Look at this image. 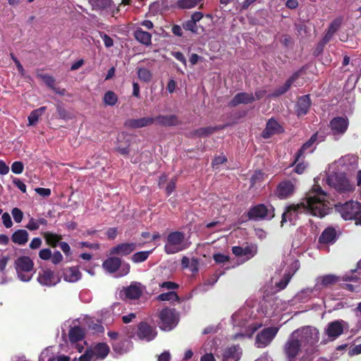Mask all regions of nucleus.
<instances>
[{
  "instance_id": "f257e3e1",
  "label": "nucleus",
  "mask_w": 361,
  "mask_h": 361,
  "mask_svg": "<svg viewBox=\"0 0 361 361\" xmlns=\"http://www.w3.org/2000/svg\"><path fill=\"white\" fill-rule=\"evenodd\" d=\"M319 341V331L313 326H303L294 330L283 345L287 361H311L310 355Z\"/></svg>"
},
{
  "instance_id": "f03ea898",
  "label": "nucleus",
  "mask_w": 361,
  "mask_h": 361,
  "mask_svg": "<svg viewBox=\"0 0 361 361\" xmlns=\"http://www.w3.org/2000/svg\"><path fill=\"white\" fill-rule=\"evenodd\" d=\"M281 305V300L279 299H276L272 302H264L262 304L260 310H257V312L253 318L252 317L254 313L253 310L247 307L240 309L232 316L233 325L245 328L246 330L245 333L236 334L233 338L237 339L245 336L250 337L258 328L261 327L263 324H267V319L263 321L264 318H271L283 310V307H279V305Z\"/></svg>"
},
{
  "instance_id": "7ed1b4c3",
  "label": "nucleus",
  "mask_w": 361,
  "mask_h": 361,
  "mask_svg": "<svg viewBox=\"0 0 361 361\" xmlns=\"http://www.w3.org/2000/svg\"><path fill=\"white\" fill-rule=\"evenodd\" d=\"M329 199L328 195L319 185L315 184L302 202L305 203V212L320 218L324 217L331 209V204Z\"/></svg>"
},
{
  "instance_id": "20e7f679",
  "label": "nucleus",
  "mask_w": 361,
  "mask_h": 361,
  "mask_svg": "<svg viewBox=\"0 0 361 361\" xmlns=\"http://www.w3.org/2000/svg\"><path fill=\"white\" fill-rule=\"evenodd\" d=\"M345 163V159L342 158L332 163L329 167L326 183L340 193H348L354 190V185L345 177L343 172H337L339 166Z\"/></svg>"
},
{
  "instance_id": "39448f33",
  "label": "nucleus",
  "mask_w": 361,
  "mask_h": 361,
  "mask_svg": "<svg viewBox=\"0 0 361 361\" xmlns=\"http://www.w3.org/2000/svg\"><path fill=\"white\" fill-rule=\"evenodd\" d=\"M300 264L298 259L288 255L283 260V267L285 269L283 274V278L280 281L274 276L271 279V282L275 284V290L273 292H277L284 289L290 281L291 277L298 269Z\"/></svg>"
},
{
  "instance_id": "423d86ee",
  "label": "nucleus",
  "mask_w": 361,
  "mask_h": 361,
  "mask_svg": "<svg viewBox=\"0 0 361 361\" xmlns=\"http://www.w3.org/2000/svg\"><path fill=\"white\" fill-rule=\"evenodd\" d=\"M338 280V277L334 274L319 276L316 279L313 288H306L302 290L296 295L295 298L298 300L304 301L311 293L314 292L320 293L336 283Z\"/></svg>"
},
{
  "instance_id": "0eeeda50",
  "label": "nucleus",
  "mask_w": 361,
  "mask_h": 361,
  "mask_svg": "<svg viewBox=\"0 0 361 361\" xmlns=\"http://www.w3.org/2000/svg\"><path fill=\"white\" fill-rule=\"evenodd\" d=\"M14 267L19 280L23 282L31 280L35 270L34 263L29 257L23 256L17 258Z\"/></svg>"
},
{
  "instance_id": "6e6552de",
  "label": "nucleus",
  "mask_w": 361,
  "mask_h": 361,
  "mask_svg": "<svg viewBox=\"0 0 361 361\" xmlns=\"http://www.w3.org/2000/svg\"><path fill=\"white\" fill-rule=\"evenodd\" d=\"M104 269L111 274L116 273V277L126 276L130 272V266L128 263L122 262L120 258L108 257L102 264Z\"/></svg>"
},
{
  "instance_id": "1a4fd4ad",
  "label": "nucleus",
  "mask_w": 361,
  "mask_h": 361,
  "mask_svg": "<svg viewBox=\"0 0 361 361\" xmlns=\"http://www.w3.org/2000/svg\"><path fill=\"white\" fill-rule=\"evenodd\" d=\"M188 247L183 233L175 231L169 234L165 244V251L167 254H175Z\"/></svg>"
},
{
  "instance_id": "9d476101",
  "label": "nucleus",
  "mask_w": 361,
  "mask_h": 361,
  "mask_svg": "<svg viewBox=\"0 0 361 361\" xmlns=\"http://www.w3.org/2000/svg\"><path fill=\"white\" fill-rule=\"evenodd\" d=\"M109 353V348L106 343H98L93 348H88L79 357V361H96L104 359Z\"/></svg>"
},
{
  "instance_id": "9b49d317",
  "label": "nucleus",
  "mask_w": 361,
  "mask_h": 361,
  "mask_svg": "<svg viewBox=\"0 0 361 361\" xmlns=\"http://www.w3.org/2000/svg\"><path fill=\"white\" fill-rule=\"evenodd\" d=\"M336 210L345 220H350L361 214V204L357 202L350 201L345 204L336 206Z\"/></svg>"
},
{
  "instance_id": "f8f14e48",
  "label": "nucleus",
  "mask_w": 361,
  "mask_h": 361,
  "mask_svg": "<svg viewBox=\"0 0 361 361\" xmlns=\"http://www.w3.org/2000/svg\"><path fill=\"white\" fill-rule=\"evenodd\" d=\"M349 120L346 116H337L334 118L329 124L331 133L335 140H338L347 131Z\"/></svg>"
},
{
  "instance_id": "ddd939ff",
  "label": "nucleus",
  "mask_w": 361,
  "mask_h": 361,
  "mask_svg": "<svg viewBox=\"0 0 361 361\" xmlns=\"http://www.w3.org/2000/svg\"><path fill=\"white\" fill-rule=\"evenodd\" d=\"M159 326L162 330L171 331L178 324V315L174 310L164 309L160 313Z\"/></svg>"
},
{
  "instance_id": "4468645a",
  "label": "nucleus",
  "mask_w": 361,
  "mask_h": 361,
  "mask_svg": "<svg viewBox=\"0 0 361 361\" xmlns=\"http://www.w3.org/2000/svg\"><path fill=\"white\" fill-rule=\"evenodd\" d=\"M274 209L271 205L258 204L248 212L252 219H271L274 216Z\"/></svg>"
},
{
  "instance_id": "2eb2a0df",
  "label": "nucleus",
  "mask_w": 361,
  "mask_h": 361,
  "mask_svg": "<svg viewBox=\"0 0 361 361\" xmlns=\"http://www.w3.org/2000/svg\"><path fill=\"white\" fill-rule=\"evenodd\" d=\"M276 326L269 327L263 329L256 337L255 345L257 348H264L268 345L279 331Z\"/></svg>"
},
{
  "instance_id": "dca6fc26",
  "label": "nucleus",
  "mask_w": 361,
  "mask_h": 361,
  "mask_svg": "<svg viewBox=\"0 0 361 361\" xmlns=\"http://www.w3.org/2000/svg\"><path fill=\"white\" fill-rule=\"evenodd\" d=\"M302 213H305V207L304 202H300L297 204L290 205L282 215L281 226L288 220L294 224L298 215Z\"/></svg>"
},
{
  "instance_id": "f3484780",
  "label": "nucleus",
  "mask_w": 361,
  "mask_h": 361,
  "mask_svg": "<svg viewBox=\"0 0 361 361\" xmlns=\"http://www.w3.org/2000/svg\"><path fill=\"white\" fill-rule=\"evenodd\" d=\"M347 327V324L343 320H336L327 324L324 329V333L330 341H334L343 334V329Z\"/></svg>"
},
{
  "instance_id": "a211bd4d",
  "label": "nucleus",
  "mask_w": 361,
  "mask_h": 361,
  "mask_svg": "<svg viewBox=\"0 0 361 361\" xmlns=\"http://www.w3.org/2000/svg\"><path fill=\"white\" fill-rule=\"evenodd\" d=\"M60 277L51 269H42L39 271L37 281L44 286H54L60 282Z\"/></svg>"
},
{
  "instance_id": "6ab92c4d",
  "label": "nucleus",
  "mask_w": 361,
  "mask_h": 361,
  "mask_svg": "<svg viewBox=\"0 0 361 361\" xmlns=\"http://www.w3.org/2000/svg\"><path fill=\"white\" fill-rule=\"evenodd\" d=\"M143 291L140 283L137 282L132 283L127 287H123L120 291V297L123 299L135 300L138 299Z\"/></svg>"
},
{
  "instance_id": "aec40b11",
  "label": "nucleus",
  "mask_w": 361,
  "mask_h": 361,
  "mask_svg": "<svg viewBox=\"0 0 361 361\" xmlns=\"http://www.w3.org/2000/svg\"><path fill=\"white\" fill-rule=\"evenodd\" d=\"M232 252L236 257L243 258V262H245L257 254V246L255 244L247 245L245 247L234 246Z\"/></svg>"
},
{
  "instance_id": "412c9836",
  "label": "nucleus",
  "mask_w": 361,
  "mask_h": 361,
  "mask_svg": "<svg viewBox=\"0 0 361 361\" xmlns=\"http://www.w3.org/2000/svg\"><path fill=\"white\" fill-rule=\"evenodd\" d=\"M296 181L295 180H284L279 184L276 195L280 199H286L292 196L295 192Z\"/></svg>"
},
{
  "instance_id": "4be33fe9",
  "label": "nucleus",
  "mask_w": 361,
  "mask_h": 361,
  "mask_svg": "<svg viewBox=\"0 0 361 361\" xmlns=\"http://www.w3.org/2000/svg\"><path fill=\"white\" fill-rule=\"evenodd\" d=\"M137 247L135 243H124L112 247L110 250L111 255L126 256L132 253Z\"/></svg>"
},
{
  "instance_id": "5701e85b",
  "label": "nucleus",
  "mask_w": 361,
  "mask_h": 361,
  "mask_svg": "<svg viewBox=\"0 0 361 361\" xmlns=\"http://www.w3.org/2000/svg\"><path fill=\"white\" fill-rule=\"evenodd\" d=\"M157 336L155 329L152 328L146 323H140L138 326L137 336L142 340L150 341Z\"/></svg>"
},
{
  "instance_id": "b1692460",
  "label": "nucleus",
  "mask_w": 361,
  "mask_h": 361,
  "mask_svg": "<svg viewBox=\"0 0 361 361\" xmlns=\"http://www.w3.org/2000/svg\"><path fill=\"white\" fill-rule=\"evenodd\" d=\"M282 131V128L279 123L274 119H269L267 123L265 129L262 132L264 138H269L273 135L279 133Z\"/></svg>"
},
{
  "instance_id": "393cba45",
  "label": "nucleus",
  "mask_w": 361,
  "mask_h": 361,
  "mask_svg": "<svg viewBox=\"0 0 361 361\" xmlns=\"http://www.w3.org/2000/svg\"><path fill=\"white\" fill-rule=\"evenodd\" d=\"M337 232L333 227L326 228L321 234L319 241L322 244H333L336 240Z\"/></svg>"
},
{
  "instance_id": "a878e982",
  "label": "nucleus",
  "mask_w": 361,
  "mask_h": 361,
  "mask_svg": "<svg viewBox=\"0 0 361 361\" xmlns=\"http://www.w3.org/2000/svg\"><path fill=\"white\" fill-rule=\"evenodd\" d=\"M317 137V134L313 135L310 139L306 142L301 149L299 150V152L297 154L296 159L295 162H297L299 161V159L305 156V154L311 153L314 151V147L313 146L314 143L316 142Z\"/></svg>"
},
{
  "instance_id": "bb28decb",
  "label": "nucleus",
  "mask_w": 361,
  "mask_h": 361,
  "mask_svg": "<svg viewBox=\"0 0 361 361\" xmlns=\"http://www.w3.org/2000/svg\"><path fill=\"white\" fill-rule=\"evenodd\" d=\"M63 276L66 281L74 283L81 278V273L77 267H68L63 269Z\"/></svg>"
},
{
  "instance_id": "cd10ccee",
  "label": "nucleus",
  "mask_w": 361,
  "mask_h": 361,
  "mask_svg": "<svg viewBox=\"0 0 361 361\" xmlns=\"http://www.w3.org/2000/svg\"><path fill=\"white\" fill-rule=\"evenodd\" d=\"M241 353V350L238 346L229 348L224 351L222 361H238Z\"/></svg>"
},
{
  "instance_id": "c85d7f7f",
  "label": "nucleus",
  "mask_w": 361,
  "mask_h": 361,
  "mask_svg": "<svg viewBox=\"0 0 361 361\" xmlns=\"http://www.w3.org/2000/svg\"><path fill=\"white\" fill-rule=\"evenodd\" d=\"M154 122L152 117H143L137 119H131L127 122V125L133 128H143L152 125Z\"/></svg>"
},
{
  "instance_id": "c756f323",
  "label": "nucleus",
  "mask_w": 361,
  "mask_h": 361,
  "mask_svg": "<svg viewBox=\"0 0 361 361\" xmlns=\"http://www.w3.org/2000/svg\"><path fill=\"white\" fill-rule=\"evenodd\" d=\"M29 239V234L27 231L18 229L11 236L12 241L19 245H25Z\"/></svg>"
},
{
  "instance_id": "7c9ffc66",
  "label": "nucleus",
  "mask_w": 361,
  "mask_h": 361,
  "mask_svg": "<svg viewBox=\"0 0 361 361\" xmlns=\"http://www.w3.org/2000/svg\"><path fill=\"white\" fill-rule=\"evenodd\" d=\"M310 106V99L308 95L301 97L297 104V114L298 116L305 115Z\"/></svg>"
},
{
  "instance_id": "2f4dec72",
  "label": "nucleus",
  "mask_w": 361,
  "mask_h": 361,
  "mask_svg": "<svg viewBox=\"0 0 361 361\" xmlns=\"http://www.w3.org/2000/svg\"><path fill=\"white\" fill-rule=\"evenodd\" d=\"M341 24V20H340V19H336L331 23L328 31L326 32V35H324V37H323V39L321 42L322 46H323L324 44L327 43L331 39V38L332 37L334 34L340 27Z\"/></svg>"
},
{
  "instance_id": "473e14b6",
  "label": "nucleus",
  "mask_w": 361,
  "mask_h": 361,
  "mask_svg": "<svg viewBox=\"0 0 361 361\" xmlns=\"http://www.w3.org/2000/svg\"><path fill=\"white\" fill-rule=\"evenodd\" d=\"M154 121L166 126H176L179 123L178 118L174 115L159 116L154 118Z\"/></svg>"
},
{
  "instance_id": "72a5a7b5",
  "label": "nucleus",
  "mask_w": 361,
  "mask_h": 361,
  "mask_svg": "<svg viewBox=\"0 0 361 361\" xmlns=\"http://www.w3.org/2000/svg\"><path fill=\"white\" fill-rule=\"evenodd\" d=\"M255 99V98L252 94L243 92L236 94L231 103L233 106H235L240 104H248Z\"/></svg>"
},
{
  "instance_id": "f704fd0d",
  "label": "nucleus",
  "mask_w": 361,
  "mask_h": 361,
  "mask_svg": "<svg viewBox=\"0 0 361 361\" xmlns=\"http://www.w3.org/2000/svg\"><path fill=\"white\" fill-rule=\"evenodd\" d=\"M135 37L140 43L149 45L151 44L152 35L150 33L143 31L141 28H137L135 32Z\"/></svg>"
},
{
  "instance_id": "c9c22d12",
  "label": "nucleus",
  "mask_w": 361,
  "mask_h": 361,
  "mask_svg": "<svg viewBox=\"0 0 361 361\" xmlns=\"http://www.w3.org/2000/svg\"><path fill=\"white\" fill-rule=\"evenodd\" d=\"M47 221L44 218L35 219L31 217L25 227L30 231H36L40 226H47Z\"/></svg>"
},
{
  "instance_id": "e433bc0d",
  "label": "nucleus",
  "mask_w": 361,
  "mask_h": 361,
  "mask_svg": "<svg viewBox=\"0 0 361 361\" xmlns=\"http://www.w3.org/2000/svg\"><path fill=\"white\" fill-rule=\"evenodd\" d=\"M45 110V106H42L35 110H33L27 118L28 126H31L35 125L37 123L39 118L43 114Z\"/></svg>"
},
{
  "instance_id": "4c0bfd02",
  "label": "nucleus",
  "mask_w": 361,
  "mask_h": 361,
  "mask_svg": "<svg viewBox=\"0 0 361 361\" xmlns=\"http://www.w3.org/2000/svg\"><path fill=\"white\" fill-rule=\"evenodd\" d=\"M8 258L3 257L0 259V284H4L10 281L6 271Z\"/></svg>"
},
{
  "instance_id": "58836bf2",
  "label": "nucleus",
  "mask_w": 361,
  "mask_h": 361,
  "mask_svg": "<svg viewBox=\"0 0 361 361\" xmlns=\"http://www.w3.org/2000/svg\"><path fill=\"white\" fill-rule=\"evenodd\" d=\"M47 244L52 247H56L59 242L61 240V236L51 232H44L42 233Z\"/></svg>"
},
{
  "instance_id": "ea45409f",
  "label": "nucleus",
  "mask_w": 361,
  "mask_h": 361,
  "mask_svg": "<svg viewBox=\"0 0 361 361\" xmlns=\"http://www.w3.org/2000/svg\"><path fill=\"white\" fill-rule=\"evenodd\" d=\"M84 333L79 327H73L69 331V339L72 343H75L83 338Z\"/></svg>"
},
{
  "instance_id": "a19ab883",
  "label": "nucleus",
  "mask_w": 361,
  "mask_h": 361,
  "mask_svg": "<svg viewBox=\"0 0 361 361\" xmlns=\"http://www.w3.org/2000/svg\"><path fill=\"white\" fill-rule=\"evenodd\" d=\"M360 279H361V260L357 263L355 270L351 271L350 274H346L343 276L345 281H356Z\"/></svg>"
},
{
  "instance_id": "79ce46f5",
  "label": "nucleus",
  "mask_w": 361,
  "mask_h": 361,
  "mask_svg": "<svg viewBox=\"0 0 361 361\" xmlns=\"http://www.w3.org/2000/svg\"><path fill=\"white\" fill-rule=\"evenodd\" d=\"M157 300L160 301H179V298L176 293L170 291L165 293H161L157 296Z\"/></svg>"
},
{
  "instance_id": "37998d69",
  "label": "nucleus",
  "mask_w": 361,
  "mask_h": 361,
  "mask_svg": "<svg viewBox=\"0 0 361 361\" xmlns=\"http://www.w3.org/2000/svg\"><path fill=\"white\" fill-rule=\"evenodd\" d=\"M103 101L106 105L114 106L118 102V97L114 92L108 91L105 93Z\"/></svg>"
},
{
  "instance_id": "c03bdc74",
  "label": "nucleus",
  "mask_w": 361,
  "mask_h": 361,
  "mask_svg": "<svg viewBox=\"0 0 361 361\" xmlns=\"http://www.w3.org/2000/svg\"><path fill=\"white\" fill-rule=\"evenodd\" d=\"M152 251H142L135 253L131 259L135 263H140L145 261Z\"/></svg>"
},
{
  "instance_id": "a18cd8bd",
  "label": "nucleus",
  "mask_w": 361,
  "mask_h": 361,
  "mask_svg": "<svg viewBox=\"0 0 361 361\" xmlns=\"http://www.w3.org/2000/svg\"><path fill=\"white\" fill-rule=\"evenodd\" d=\"M298 75L299 73H295L292 77H290L282 87L277 90L276 95L285 93L290 88V85H292L293 81L298 77Z\"/></svg>"
},
{
  "instance_id": "49530a36",
  "label": "nucleus",
  "mask_w": 361,
  "mask_h": 361,
  "mask_svg": "<svg viewBox=\"0 0 361 361\" xmlns=\"http://www.w3.org/2000/svg\"><path fill=\"white\" fill-rule=\"evenodd\" d=\"M138 78L145 82H149L151 80L152 74L150 71L145 68H139L137 71Z\"/></svg>"
},
{
  "instance_id": "de8ad7c7",
  "label": "nucleus",
  "mask_w": 361,
  "mask_h": 361,
  "mask_svg": "<svg viewBox=\"0 0 361 361\" xmlns=\"http://www.w3.org/2000/svg\"><path fill=\"white\" fill-rule=\"evenodd\" d=\"M202 0H180L178 6L181 8H192L197 6Z\"/></svg>"
},
{
  "instance_id": "09e8293b",
  "label": "nucleus",
  "mask_w": 361,
  "mask_h": 361,
  "mask_svg": "<svg viewBox=\"0 0 361 361\" xmlns=\"http://www.w3.org/2000/svg\"><path fill=\"white\" fill-rule=\"evenodd\" d=\"M216 130L214 127H204L201 128L196 130L195 134L198 136H207L213 133Z\"/></svg>"
},
{
  "instance_id": "8fccbe9b",
  "label": "nucleus",
  "mask_w": 361,
  "mask_h": 361,
  "mask_svg": "<svg viewBox=\"0 0 361 361\" xmlns=\"http://www.w3.org/2000/svg\"><path fill=\"white\" fill-rule=\"evenodd\" d=\"M11 214L16 223L19 224L22 221L23 219V213L19 208H13L11 210Z\"/></svg>"
},
{
  "instance_id": "3c124183",
  "label": "nucleus",
  "mask_w": 361,
  "mask_h": 361,
  "mask_svg": "<svg viewBox=\"0 0 361 361\" xmlns=\"http://www.w3.org/2000/svg\"><path fill=\"white\" fill-rule=\"evenodd\" d=\"M24 169L23 164L21 161H14L11 165V171L16 174H20Z\"/></svg>"
},
{
  "instance_id": "603ef678",
  "label": "nucleus",
  "mask_w": 361,
  "mask_h": 361,
  "mask_svg": "<svg viewBox=\"0 0 361 361\" xmlns=\"http://www.w3.org/2000/svg\"><path fill=\"white\" fill-rule=\"evenodd\" d=\"M1 220L6 228H9L12 227L13 222L11 216L8 212H4L1 214Z\"/></svg>"
},
{
  "instance_id": "864d4df0",
  "label": "nucleus",
  "mask_w": 361,
  "mask_h": 361,
  "mask_svg": "<svg viewBox=\"0 0 361 361\" xmlns=\"http://www.w3.org/2000/svg\"><path fill=\"white\" fill-rule=\"evenodd\" d=\"M160 288L163 289L167 290H174L178 288V284L171 282V281H166L159 284Z\"/></svg>"
},
{
  "instance_id": "5fc2aeb1",
  "label": "nucleus",
  "mask_w": 361,
  "mask_h": 361,
  "mask_svg": "<svg viewBox=\"0 0 361 361\" xmlns=\"http://www.w3.org/2000/svg\"><path fill=\"white\" fill-rule=\"evenodd\" d=\"M51 251L49 248H44L39 251V256L43 260L51 259Z\"/></svg>"
},
{
  "instance_id": "6e6d98bb",
  "label": "nucleus",
  "mask_w": 361,
  "mask_h": 361,
  "mask_svg": "<svg viewBox=\"0 0 361 361\" xmlns=\"http://www.w3.org/2000/svg\"><path fill=\"white\" fill-rule=\"evenodd\" d=\"M51 260L53 264H57L63 260V255L60 252L56 251L51 254Z\"/></svg>"
},
{
  "instance_id": "4d7b16f0",
  "label": "nucleus",
  "mask_w": 361,
  "mask_h": 361,
  "mask_svg": "<svg viewBox=\"0 0 361 361\" xmlns=\"http://www.w3.org/2000/svg\"><path fill=\"white\" fill-rule=\"evenodd\" d=\"M13 184L23 193L26 192V185L19 178H15L13 180Z\"/></svg>"
},
{
  "instance_id": "13d9d810",
  "label": "nucleus",
  "mask_w": 361,
  "mask_h": 361,
  "mask_svg": "<svg viewBox=\"0 0 361 361\" xmlns=\"http://www.w3.org/2000/svg\"><path fill=\"white\" fill-rule=\"evenodd\" d=\"M226 160L227 159L226 156L224 154H221L219 157L214 158V159L212 161V165L214 167L217 166L226 161Z\"/></svg>"
},
{
  "instance_id": "bf43d9fd",
  "label": "nucleus",
  "mask_w": 361,
  "mask_h": 361,
  "mask_svg": "<svg viewBox=\"0 0 361 361\" xmlns=\"http://www.w3.org/2000/svg\"><path fill=\"white\" fill-rule=\"evenodd\" d=\"M42 78L43 81L44 82V83L47 86H49L50 87H54V83H55V80H54L53 77H51L50 75H44L42 76Z\"/></svg>"
},
{
  "instance_id": "052dcab7",
  "label": "nucleus",
  "mask_w": 361,
  "mask_h": 361,
  "mask_svg": "<svg viewBox=\"0 0 361 361\" xmlns=\"http://www.w3.org/2000/svg\"><path fill=\"white\" fill-rule=\"evenodd\" d=\"M214 259L217 263H224L228 260V257L223 254H215L214 255Z\"/></svg>"
},
{
  "instance_id": "680f3d73",
  "label": "nucleus",
  "mask_w": 361,
  "mask_h": 361,
  "mask_svg": "<svg viewBox=\"0 0 361 361\" xmlns=\"http://www.w3.org/2000/svg\"><path fill=\"white\" fill-rule=\"evenodd\" d=\"M35 192L42 197H48L51 195V190L49 188H37Z\"/></svg>"
},
{
  "instance_id": "e2e57ef3",
  "label": "nucleus",
  "mask_w": 361,
  "mask_h": 361,
  "mask_svg": "<svg viewBox=\"0 0 361 361\" xmlns=\"http://www.w3.org/2000/svg\"><path fill=\"white\" fill-rule=\"evenodd\" d=\"M348 354L350 356L357 355L361 354V344L353 346L349 349Z\"/></svg>"
},
{
  "instance_id": "0e129e2a",
  "label": "nucleus",
  "mask_w": 361,
  "mask_h": 361,
  "mask_svg": "<svg viewBox=\"0 0 361 361\" xmlns=\"http://www.w3.org/2000/svg\"><path fill=\"white\" fill-rule=\"evenodd\" d=\"M198 267H199V261H198V259H196V258H192L190 260V263L188 269H190V270L192 272H196V271H198Z\"/></svg>"
},
{
  "instance_id": "69168bd1",
  "label": "nucleus",
  "mask_w": 361,
  "mask_h": 361,
  "mask_svg": "<svg viewBox=\"0 0 361 361\" xmlns=\"http://www.w3.org/2000/svg\"><path fill=\"white\" fill-rule=\"evenodd\" d=\"M264 174L260 171H255L251 178L252 183L255 184L257 181L261 179L262 180L264 178Z\"/></svg>"
},
{
  "instance_id": "338daca9",
  "label": "nucleus",
  "mask_w": 361,
  "mask_h": 361,
  "mask_svg": "<svg viewBox=\"0 0 361 361\" xmlns=\"http://www.w3.org/2000/svg\"><path fill=\"white\" fill-rule=\"evenodd\" d=\"M184 27L188 30L195 32L196 23L192 19H190L184 24Z\"/></svg>"
},
{
  "instance_id": "774afa93",
  "label": "nucleus",
  "mask_w": 361,
  "mask_h": 361,
  "mask_svg": "<svg viewBox=\"0 0 361 361\" xmlns=\"http://www.w3.org/2000/svg\"><path fill=\"white\" fill-rule=\"evenodd\" d=\"M41 245L42 240L39 238H34L30 243V247L31 249H37L39 248Z\"/></svg>"
}]
</instances>
